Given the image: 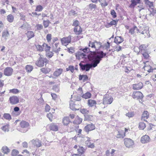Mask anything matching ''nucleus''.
Listing matches in <instances>:
<instances>
[{
	"label": "nucleus",
	"mask_w": 156,
	"mask_h": 156,
	"mask_svg": "<svg viewBox=\"0 0 156 156\" xmlns=\"http://www.w3.org/2000/svg\"><path fill=\"white\" fill-rule=\"evenodd\" d=\"M43 9V7L40 5H39L36 6L35 11H36L41 12L42 11Z\"/></svg>",
	"instance_id": "c03bdc74"
},
{
	"label": "nucleus",
	"mask_w": 156,
	"mask_h": 156,
	"mask_svg": "<svg viewBox=\"0 0 156 156\" xmlns=\"http://www.w3.org/2000/svg\"><path fill=\"white\" fill-rule=\"evenodd\" d=\"M146 47L145 45L142 44L140 45L139 48L140 53H142L146 51Z\"/></svg>",
	"instance_id": "e433bc0d"
},
{
	"label": "nucleus",
	"mask_w": 156,
	"mask_h": 156,
	"mask_svg": "<svg viewBox=\"0 0 156 156\" xmlns=\"http://www.w3.org/2000/svg\"><path fill=\"white\" fill-rule=\"evenodd\" d=\"M86 145L89 148H93L94 147V143H92L90 142H87L86 144Z\"/></svg>",
	"instance_id": "79ce46f5"
},
{
	"label": "nucleus",
	"mask_w": 156,
	"mask_h": 156,
	"mask_svg": "<svg viewBox=\"0 0 156 156\" xmlns=\"http://www.w3.org/2000/svg\"><path fill=\"white\" fill-rule=\"evenodd\" d=\"M145 4L148 6L150 8H151L152 9H153V4L152 2H150L148 0H145Z\"/></svg>",
	"instance_id": "72a5a7b5"
},
{
	"label": "nucleus",
	"mask_w": 156,
	"mask_h": 156,
	"mask_svg": "<svg viewBox=\"0 0 156 156\" xmlns=\"http://www.w3.org/2000/svg\"><path fill=\"white\" fill-rule=\"evenodd\" d=\"M142 83L140 82L139 83L134 84L133 85V88L135 90H138L141 89L143 87Z\"/></svg>",
	"instance_id": "4468645a"
},
{
	"label": "nucleus",
	"mask_w": 156,
	"mask_h": 156,
	"mask_svg": "<svg viewBox=\"0 0 156 156\" xmlns=\"http://www.w3.org/2000/svg\"><path fill=\"white\" fill-rule=\"evenodd\" d=\"M115 49L118 52L122 50V47L118 45L116 47Z\"/></svg>",
	"instance_id": "774afa93"
},
{
	"label": "nucleus",
	"mask_w": 156,
	"mask_h": 156,
	"mask_svg": "<svg viewBox=\"0 0 156 156\" xmlns=\"http://www.w3.org/2000/svg\"><path fill=\"white\" fill-rule=\"evenodd\" d=\"M143 56L145 58H146V59H147L149 57V55L147 53L146 51H144V52H143L141 53Z\"/></svg>",
	"instance_id": "603ef678"
},
{
	"label": "nucleus",
	"mask_w": 156,
	"mask_h": 156,
	"mask_svg": "<svg viewBox=\"0 0 156 156\" xmlns=\"http://www.w3.org/2000/svg\"><path fill=\"white\" fill-rule=\"evenodd\" d=\"M50 23V22L49 20H44L43 23L44 27L45 28L48 27Z\"/></svg>",
	"instance_id": "a18cd8bd"
},
{
	"label": "nucleus",
	"mask_w": 156,
	"mask_h": 156,
	"mask_svg": "<svg viewBox=\"0 0 156 156\" xmlns=\"http://www.w3.org/2000/svg\"><path fill=\"white\" fill-rule=\"evenodd\" d=\"M30 143H31L34 146L37 147H40L42 145L41 142L37 139L32 140L30 141Z\"/></svg>",
	"instance_id": "9d476101"
},
{
	"label": "nucleus",
	"mask_w": 156,
	"mask_h": 156,
	"mask_svg": "<svg viewBox=\"0 0 156 156\" xmlns=\"http://www.w3.org/2000/svg\"><path fill=\"white\" fill-rule=\"evenodd\" d=\"M80 112L81 113L84 114H88L89 112V111L88 110L85 108L81 109L80 110Z\"/></svg>",
	"instance_id": "09e8293b"
},
{
	"label": "nucleus",
	"mask_w": 156,
	"mask_h": 156,
	"mask_svg": "<svg viewBox=\"0 0 156 156\" xmlns=\"http://www.w3.org/2000/svg\"><path fill=\"white\" fill-rule=\"evenodd\" d=\"M50 109V107L48 104H46L45 106V110L46 112H48Z\"/></svg>",
	"instance_id": "338daca9"
},
{
	"label": "nucleus",
	"mask_w": 156,
	"mask_h": 156,
	"mask_svg": "<svg viewBox=\"0 0 156 156\" xmlns=\"http://www.w3.org/2000/svg\"><path fill=\"white\" fill-rule=\"evenodd\" d=\"M33 69L32 66L30 65H27L25 66V69L27 72L30 73Z\"/></svg>",
	"instance_id": "2f4dec72"
},
{
	"label": "nucleus",
	"mask_w": 156,
	"mask_h": 156,
	"mask_svg": "<svg viewBox=\"0 0 156 156\" xmlns=\"http://www.w3.org/2000/svg\"><path fill=\"white\" fill-rule=\"evenodd\" d=\"M124 41L123 38L119 36L115 37V38L114 42L117 44H119Z\"/></svg>",
	"instance_id": "dca6fc26"
},
{
	"label": "nucleus",
	"mask_w": 156,
	"mask_h": 156,
	"mask_svg": "<svg viewBox=\"0 0 156 156\" xmlns=\"http://www.w3.org/2000/svg\"><path fill=\"white\" fill-rule=\"evenodd\" d=\"M50 129L51 130L53 131H57L58 130V126L56 124L53 123L51 124L49 127Z\"/></svg>",
	"instance_id": "aec40b11"
},
{
	"label": "nucleus",
	"mask_w": 156,
	"mask_h": 156,
	"mask_svg": "<svg viewBox=\"0 0 156 156\" xmlns=\"http://www.w3.org/2000/svg\"><path fill=\"white\" fill-rule=\"evenodd\" d=\"M7 20L8 21L10 22H12L13 20L14 17L13 16L12 14H9L7 16Z\"/></svg>",
	"instance_id": "4c0bfd02"
},
{
	"label": "nucleus",
	"mask_w": 156,
	"mask_h": 156,
	"mask_svg": "<svg viewBox=\"0 0 156 156\" xmlns=\"http://www.w3.org/2000/svg\"><path fill=\"white\" fill-rule=\"evenodd\" d=\"M70 122L69 119L68 117H64L62 120V123L64 125L66 126Z\"/></svg>",
	"instance_id": "a878e982"
},
{
	"label": "nucleus",
	"mask_w": 156,
	"mask_h": 156,
	"mask_svg": "<svg viewBox=\"0 0 156 156\" xmlns=\"http://www.w3.org/2000/svg\"><path fill=\"white\" fill-rule=\"evenodd\" d=\"M46 56L49 58H51L53 55V53L49 51H46Z\"/></svg>",
	"instance_id": "a19ab883"
},
{
	"label": "nucleus",
	"mask_w": 156,
	"mask_h": 156,
	"mask_svg": "<svg viewBox=\"0 0 156 156\" xmlns=\"http://www.w3.org/2000/svg\"><path fill=\"white\" fill-rule=\"evenodd\" d=\"M2 151L5 154H7L10 151V149L6 146L3 147L2 148Z\"/></svg>",
	"instance_id": "7c9ffc66"
},
{
	"label": "nucleus",
	"mask_w": 156,
	"mask_h": 156,
	"mask_svg": "<svg viewBox=\"0 0 156 156\" xmlns=\"http://www.w3.org/2000/svg\"><path fill=\"white\" fill-rule=\"evenodd\" d=\"M62 69H57L53 73V75L56 77H58L60 75L62 72Z\"/></svg>",
	"instance_id": "b1692460"
},
{
	"label": "nucleus",
	"mask_w": 156,
	"mask_h": 156,
	"mask_svg": "<svg viewBox=\"0 0 156 156\" xmlns=\"http://www.w3.org/2000/svg\"><path fill=\"white\" fill-rule=\"evenodd\" d=\"M1 129L5 132L9 131V127L8 125H5L1 128Z\"/></svg>",
	"instance_id": "37998d69"
},
{
	"label": "nucleus",
	"mask_w": 156,
	"mask_h": 156,
	"mask_svg": "<svg viewBox=\"0 0 156 156\" xmlns=\"http://www.w3.org/2000/svg\"><path fill=\"white\" fill-rule=\"evenodd\" d=\"M70 108L73 110H78L76 107V105L74 103V102L72 101H71L69 104Z\"/></svg>",
	"instance_id": "c85d7f7f"
},
{
	"label": "nucleus",
	"mask_w": 156,
	"mask_h": 156,
	"mask_svg": "<svg viewBox=\"0 0 156 156\" xmlns=\"http://www.w3.org/2000/svg\"><path fill=\"white\" fill-rule=\"evenodd\" d=\"M97 104L96 101L93 99H89L88 101V105L90 107H93Z\"/></svg>",
	"instance_id": "4be33fe9"
},
{
	"label": "nucleus",
	"mask_w": 156,
	"mask_h": 156,
	"mask_svg": "<svg viewBox=\"0 0 156 156\" xmlns=\"http://www.w3.org/2000/svg\"><path fill=\"white\" fill-rule=\"evenodd\" d=\"M58 43H55L52 46V51L56 53H58L60 50V48L58 47Z\"/></svg>",
	"instance_id": "f3484780"
},
{
	"label": "nucleus",
	"mask_w": 156,
	"mask_h": 156,
	"mask_svg": "<svg viewBox=\"0 0 156 156\" xmlns=\"http://www.w3.org/2000/svg\"><path fill=\"white\" fill-rule=\"evenodd\" d=\"M80 51H78L76 54V58L79 60L82 58H87L90 61H92L93 62L91 63H86L83 64L82 63H80L79 65L82 70H86L88 71L92 67L94 68L97 66L101 58L106 55V53H104L102 51L96 53L94 51H90V53L88 55H87L85 53L88 51L86 52L84 51L83 49H81Z\"/></svg>",
	"instance_id": "f257e3e1"
},
{
	"label": "nucleus",
	"mask_w": 156,
	"mask_h": 156,
	"mask_svg": "<svg viewBox=\"0 0 156 156\" xmlns=\"http://www.w3.org/2000/svg\"><path fill=\"white\" fill-rule=\"evenodd\" d=\"M143 68L145 70L147 71L148 73H150L152 72L153 70L152 67L150 66L149 65H145Z\"/></svg>",
	"instance_id": "c756f323"
},
{
	"label": "nucleus",
	"mask_w": 156,
	"mask_h": 156,
	"mask_svg": "<svg viewBox=\"0 0 156 156\" xmlns=\"http://www.w3.org/2000/svg\"><path fill=\"white\" fill-rule=\"evenodd\" d=\"M88 77L86 75H81L79 76L80 80H83V82H85L88 80Z\"/></svg>",
	"instance_id": "bb28decb"
},
{
	"label": "nucleus",
	"mask_w": 156,
	"mask_h": 156,
	"mask_svg": "<svg viewBox=\"0 0 156 156\" xmlns=\"http://www.w3.org/2000/svg\"><path fill=\"white\" fill-rule=\"evenodd\" d=\"M99 1L102 6H105L108 5L105 0H99Z\"/></svg>",
	"instance_id": "49530a36"
},
{
	"label": "nucleus",
	"mask_w": 156,
	"mask_h": 156,
	"mask_svg": "<svg viewBox=\"0 0 156 156\" xmlns=\"http://www.w3.org/2000/svg\"><path fill=\"white\" fill-rule=\"evenodd\" d=\"M131 3L129 6L131 8H134L137 4L140 3V0H131Z\"/></svg>",
	"instance_id": "412c9836"
},
{
	"label": "nucleus",
	"mask_w": 156,
	"mask_h": 156,
	"mask_svg": "<svg viewBox=\"0 0 156 156\" xmlns=\"http://www.w3.org/2000/svg\"><path fill=\"white\" fill-rule=\"evenodd\" d=\"M36 27L37 28V29L38 30H41V29H42L43 28V26L40 24H38L36 25Z\"/></svg>",
	"instance_id": "e2e57ef3"
},
{
	"label": "nucleus",
	"mask_w": 156,
	"mask_h": 156,
	"mask_svg": "<svg viewBox=\"0 0 156 156\" xmlns=\"http://www.w3.org/2000/svg\"><path fill=\"white\" fill-rule=\"evenodd\" d=\"M20 125L22 129H18L19 131H21L22 132H25L27 131V130H23V129L27 128L29 126V125L28 122L25 121H22L20 122Z\"/></svg>",
	"instance_id": "423d86ee"
},
{
	"label": "nucleus",
	"mask_w": 156,
	"mask_h": 156,
	"mask_svg": "<svg viewBox=\"0 0 156 156\" xmlns=\"http://www.w3.org/2000/svg\"><path fill=\"white\" fill-rule=\"evenodd\" d=\"M26 34L29 39H30L34 36V33L32 31H28Z\"/></svg>",
	"instance_id": "c9c22d12"
},
{
	"label": "nucleus",
	"mask_w": 156,
	"mask_h": 156,
	"mask_svg": "<svg viewBox=\"0 0 156 156\" xmlns=\"http://www.w3.org/2000/svg\"><path fill=\"white\" fill-rule=\"evenodd\" d=\"M150 140L149 136L147 135L143 136L141 138V141L143 144H145L149 142Z\"/></svg>",
	"instance_id": "ddd939ff"
},
{
	"label": "nucleus",
	"mask_w": 156,
	"mask_h": 156,
	"mask_svg": "<svg viewBox=\"0 0 156 156\" xmlns=\"http://www.w3.org/2000/svg\"><path fill=\"white\" fill-rule=\"evenodd\" d=\"M82 121V119L81 118L78 117L74 121V123L76 124H80Z\"/></svg>",
	"instance_id": "de8ad7c7"
},
{
	"label": "nucleus",
	"mask_w": 156,
	"mask_h": 156,
	"mask_svg": "<svg viewBox=\"0 0 156 156\" xmlns=\"http://www.w3.org/2000/svg\"><path fill=\"white\" fill-rule=\"evenodd\" d=\"M47 61V59L43 57L42 55H40V57L36 61V65L39 67H42L44 66L45 63H46Z\"/></svg>",
	"instance_id": "7ed1b4c3"
},
{
	"label": "nucleus",
	"mask_w": 156,
	"mask_h": 156,
	"mask_svg": "<svg viewBox=\"0 0 156 156\" xmlns=\"http://www.w3.org/2000/svg\"><path fill=\"white\" fill-rule=\"evenodd\" d=\"M77 151L79 154H82L85 152L86 149L82 147L79 146V148L77 149Z\"/></svg>",
	"instance_id": "cd10ccee"
},
{
	"label": "nucleus",
	"mask_w": 156,
	"mask_h": 156,
	"mask_svg": "<svg viewBox=\"0 0 156 156\" xmlns=\"http://www.w3.org/2000/svg\"><path fill=\"white\" fill-rule=\"evenodd\" d=\"M79 24V22L77 20H76L74 21L73 25L75 26V27H77V26H79L78 25Z\"/></svg>",
	"instance_id": "0e129e2a"
},
{
	"label": "nucleus",
	"mask_w": 156,
	"mask_h": 156,
	"mask_svg": "<svg viewBox=\"0 0 156 156\" xmlns=\"http://www.w3.org/2000/svg\"><path fill=\"white\" fill-rule=\"evenodd\" d=\"M43 50L44 49L46 51V52L49 51L51 48V47L48 46L47 44L46 43H44L42 45Z\"/></svg>",
	"instance_id": "f704fd0d"
},
{
	"label": "nucleus",
	"mask_w": 156,
	"mask_h": 156,
	"mask_svg": "<svg viewBox=\"0 0 156 156\" xmlns=\"http://www.w3.org/2000/svg\"><path fill=\"white\" fill-rule=\"evenodd\" d=\"M101 43L100 42H98L96 41H94L92 42L89 41L88 44L89 48H86L83 49V51L86 52V51H90V50L96 51L99 49L101 46ZM99 52H96V53Z\"/></svg>",
	"instance_id": "f03ea898"
},
{
	"label": "nucleus",
	"mask_w": 156,
	"mask_h": 156,
	"mask_svg": "<svg viewBox=\"0 0 156 156\" xmlns=\"http://www.w3.org/2000/svg\"><path fill=\"white\" fill-rule=\"evenodd\" d=\"M111 14L114 18H115L116 17V13L113 9L111 10Z\"/></svg>",
	"instance_id": "bf43d9fd"
},
{
	"label": "nucleus",
	"mask_w": 156,
	"mask_h": 156,
	"mask_svg": "<svg viewBox=\"0 0 156 156\" xmlns=\"http://www.w3.org/2000/svg\"><path fill=\"white\" fill-rule=\"evenodd\" d=\"M10 92L14 94H16L19 92V90L16 89H12L10 90Z\"/></svg>",
	"instance_id": "5fc2aeb1"
},
{
	"label": "nucleus",
	"mask_w": 156,
	"mask_h": 156,
	"mask_svg": "<svg viewBox=\"0 0 156 156\" xmlns=\"http://www.w3.org/2000/svg\"><path fill=\"white\" fill-rule=\"evenodd\" d=\"M132 97L133 98H137L138 99H141L143 98L142 93L139 91H136L133 92Z\"/></svg>",
	"instance_id": "6e6552de"
},
{
	"label": "nucleus",
	"mask_w": 156,
	"mask_h": 156,
	"mask_svg": "<svg viewBox=\"0 0 156 156\" xmlns=\"http://www.w3.org/2000/svg\"><path fill=\"white\" fill-rule=\"evenodd\" d=\"M13 72L12 68L10 67L5 68L4 70V74L6 76H9L12 75Z\"/></svg>",
	"instance_id": "9b49d317"
},
{
	"label": "nucleus",
	"mask_w": 156,
	"mask_h": 156,
	"mask_svg": "<svg viewBox=\"0 0 156 156\" xmlns=\"http://www.w3.org/2000/svg\"><path fill=\"white\" fill-rule=\"evenodd\" d=\"M118 133V134L116 136V137L117 138H123L125 136V133L123 130H120Z\"/></svg>",
	"instance_id": "2eb2a0df"
},
{
	"label": "nucleus",
	"mask_w": 156,
	"mask_h": 156,
	"mask_svg": "<svg viewBox=\"0 0 156 156\" xmlns=\"http://www.w3.org/2000/svg\"><path fill=\"white\" fill-rule=\"evenodd\" d=\"M3 116L5 119L9 120H10L11 119V116L9 113L4 114Z\"/></svg>",
	"instance_id": "58836bf2"
},
{
	"label": "nucleus",
	"mask_w": 156,
	"mask_h": 156,
	"mask_svg": "<svg viewBox=\"0 0 156 156\" xmlns=\"http://www.w3.org/2000/svg\"><path fill=\"white\" fill-rule=\"evenodd\" d=\"M149 114L147 111H144L143 113L141 119L142 120L145 121L146 119L148 118Z\"/></svg>",
	"instance_id": "a211bd4d"
},
{
	"label": "nucleus",
	"mask_w": 156,
	"mask_h": 156,
	"mask_svg": "<svg viewBox=\"0 0 156 156\" xmlns=\"http://www.w3.org/2000/svg\"><path fill=\"white\" fill-rule=\"evenodd\" d=\"M36 48L37 50L42 51H43L42 46H41L40 45H38L36 46Z\"/></svg>",
	"instance_id": "13d9d810"
},
{
	"label": "nucleus",
	"mask_w": 156,
	"mask_h": 156,
	"mask_svg": "<svg viewBox=\"0 0 156 156\" xmlns=\"http://www.w3.org/2000/svg\"><path fill=\"white\" fill-rule=\"evenodd\" d=\"M113 98L111 96L108 95H105L103 97V104L104 105L110 104L112 102Z\"/></svg>",
	"instance_id": "20e7f679"
},
{
	"label": "nucleus",
	"mask_w": 156,
	"mask_h": 156,
	"mask_svg": "<svg viewBox=\"0 0 156 156\" xmlns=\"http://www.w3.org/2000/svg\"><path fill=\"white\" fill-rule=\"evenodd\" d=\"M146 127V125L144 122H140L139 124V128L141 129H144Z\"/></svg>",
	"instance_id": "ea45409f"
},
{
	"label": "nucleus",
	"mask_w": 156,
	"mask_h": 156,
	"mask_svg": "<svg viewBox=\"0 0 156 156\" xmlns=\"http://www.w3.org/2000/svg\"><path fill=\"white\" fill-rule=\"evenodd\" d=\"M19 153V151L16 150H13L12 152V156H16Z\"/></svg>",
	"instance_id": "8fccbe9b"
},
{
	"label": "nucleus",
	"mask_w": 156,
	"mask_h": 156,
	"mask_svg": "<svg viewBox=\"0 0 156 156\" xmlns=\"http://www.w3.org/2000/svg\"><path fill=\"white\" fill-rule=\"evenodd\" d=\"M67 71L70 70L72 73H73L74 70V67L72 66H70L69 67L66 69Z\"/></svg>",
	"instance_id": "6e6d98bb"
},
{
	"label": "nucleus",
	"mask_w": 156,
	"mask_h": 156,
	"mask_svg": "<svg viewBox=\"0 0 156 156\" xmlns=\"http://www.w3.org/2000/svg\"><path fill=\"white\" fill-rule=\"evenodd\" d=\"M9 101L12 104L15 105L19 102V99L16 96H13L9 98Z\"/></svg>",
	"instance_id": "f8f14e48"
},
{
	"label": "nucleus",
	"mask_w": 156,
	"mask_h": 156,
	"mask_svg": "<svg viewBox=\"0 0 156 156\" xmlns=\"http://www.w3.org/2000/svg\"><path fill=\"white\" fill-rule=\"evenodd\" d=\"M134 113L133 112H129L126 114V115L129 118L132 117L134 116Z\"/></svg>",
	"instance_id": "3c124183"
},
{
	"label": "nucleus",
	"mask_w": 156,
	"mask_h": 156,
	"mask_svg": "<svg viewBox=\"0 0 156 156\" xmlns=\"http://www.w3.org/2000/svg\"><path fill=\"white\" fill-rule=\"evenodd\" d=\"M82 28L80 26L75 27L74 29V31L76 34H80L82 32Z\"/></svg>",
	"instance_id": "6ab92c4d"
},
{
	"label": "nucleus",
	"mask_w": 156,
	"mask_h": 156,
	"mask_svg": "<svg viewBox=\"0 0 156 156\" xmlns=\"http://www.w3.org/2000/svg\"><path fill=\"white\" fill-rule=\"evenodd\" d=\"M89 8L91 10H92L93 9H95L96 8V6L95 4L91 3L89 5Z\"/></svg>",
	"instance_id": "4d7b16f0"
},
{
	"label": "nucleus",
	"mask_w": 156,
	"mask_h": 156,
	"mask_svg": "<svg viewBox=\"0 0 156 156\" xmlns=\"http://www.w3.org/2000/svg\"><path fill=\"white\" fill-rule=\"evenodd\" d=\"M28 24L27 23H24L20 27V28L24 30H26L28 28Z\"/></svg>",
	"instance_id": "052dcab7"
},
{
	"label": "nucleus",
	"mask_w": 156,
	"mask_h": 156,
	"mask_svg": "<svg viewBox=\"0 0 156 156\" xmlns=\"http://www.w3.org/2000/svg\"><path fill=\"white\" fill-rule=\"evenodd\" d=\"M139 30L135 26L132 28H131L129 31V33H130L131 34H133L135 33L136 32L138 33Z\"/></svg>",
	"instance_id": "393cba45"
},
{
	"label": "nucleus",
	"mask_w": 156,
	"mask_h": 156,
	"mask_svg": "<svg viewBox=\"0 0 156 156\" xmlns=\"http://www.w3.org/2000/svg\"><path fill=\"white\" fill-rule=\"evenodd\" d=\"M91 96V94L89 92H87L82 95V97L85 99H87L90 98Z\"/></svg>",
	"instance_id": "473e14b6"
},
{
	"label": "nucleus",
	"mask_w": 156,
	"mask_h": 156,
	"mask_svg": "<svg viewBox=\"0 0 156 156\" xmlns=\"http://www.w3.org/2000/svg\"><path fill=\"white\" fill-rule=\"evenodd\" d=\"M51 34H48L46 36V39L48 42L51 41Z\"/></svg>",
	"instance_id": "864d4df0"
},
{
	"label": "nucleus",
	"mask_w": 156,
	"mask_h": 156,
	"mask_svg": "<svg viewBox=\"0 0 156 156\" xmlns=\"http://www.w3.org/2000/svg\"><path fill=\"white\" fill-rule=\"evenodd\" d=\"M47 117L51 121V122L52 121L53 116L52 114L51 113H49L47 114Z\"/></svg>",
	"instance_id": "680f3d73"
},
{
	"label": "nucleus",
	"mask_w": 156,
	"mask_h": 156,
	"mask_svg": "<svg viewBox=\"0 0 156 156\" xmlns=\"http://www.w3.org/2000/svg\"><path fill=\"white\" fill-rule=\"evenodd\" d=\"M9 36V34L8 31L4 30L2 32V37L6 41L7 38Z\"/></svg>",
	"instance_id": "5701e85b"
},
{
	"label": "nucleus",
	"mask_w": 156,
	"mask_h": 156,
	"mask_svg": "<svg viewBox=\"0 0 156 156\" xmlns=\"http://www.w3.org/2000/svg\"><path fill=\"white\" fill-rule=\"evenodd\" d=\"M117 21L116 20H113L111 21L109 23V24L111 25H115L117 23Z\"/></svg>",
	"instance_id": "69168bd1"
},
{
	"label": "nucleus",
	"mask_w": 156,
	"mask_h": 156,
	"mask_svg": "<svg viewBox=\"0 0 156 156\" xmlns=\"http://www.w3.org/2000/svg\"><path fill=\"white\" fill-rule=\"evenodd\" d=\"M71 36L69 35L67 37H64L61 39V41L62 45L66 46L71 41Z\"/></svg>",
	"instance_id": "39448f33"
},
{
	"label": "nucleus",
	"mask_w": 156,
	"mask_h": 156,
	"mask_svg": "<svg viewBox=\"0 0 156 156\" xmlns=\"http://www.w3.org/2000/svg\"><path fill=\"white\" fill-rule=\"evenodd\" d=\"M124 142L125 145L128 148L132 147L134 144L133 140L130 138H125Z\"/></svg>",
	"instance_id": "0eeeda50"
},
{
	"label": "nucleus",
	"mask_w": 156,
	"mask_h": 156,
	"mask_svg": "<svg viewBox=\"0 0 156 156\" xmlns=\"http://www.w3.org/2000/svg\"><path fill=\"white\" fill-rule=\"evenodd\" d=\"M95 128V127L94 124L91 123L87 125L84 128V130L85 131L88 133L90 131H91L94 130Z\"/></svg>",
	"instance_id": "1a4fd4ad"
}]
</instances>
